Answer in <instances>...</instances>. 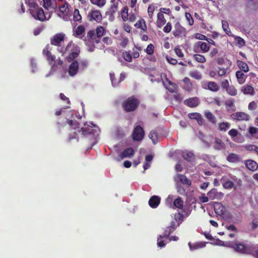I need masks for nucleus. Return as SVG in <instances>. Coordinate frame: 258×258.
Listing matches in <instances>:
<instances>
[{
  "mask_svg": "<svg viewBox=\"0 0 258 258\" xmlns=\"http://www.w3.org/2000/svg\"><path fill=\"white\" fill-rule=\"evenodd\" d=\"M68 123L73 129L76 130L78 128V131L79 133L81 132L83 136H87L92 134L95 136H98L100 132L98 127L92 122L90 123L91 125L84 124V126L82 127L81 130H79V123L76 121L69 120Z\"/></svg>",
  "mask_w": 258,
  "mask_h": 258,
  "instance_id": "1",
  "label": "nucleus"
},
{
  "mask_svg": "<svg viewBox=\"0 0 258 258\" xmlns=\"http://www.w3.org/2000/svg\"><path fill=\"white\" fill-rule=\"evenodd\" d=\"M227 247H232L236 251L244 254L249 253L253 251L252 246L249 244L241 242L230 243Z\"/></svg>",
  "mask_w": 258,
  "mask_h": 258,
  "instance_id": "2",
  "label": "nucleus"
},
{
  "mask_svg": "<svg viewBox=\"0 0 258 258\" xmlns=\"http://www.w3.org/2000/svg\"><path fill=\"white\" fill-rule=\"evenodd\" d=\"M222 180L223 181L222 184L224 188L229 189L232 188L236 189L238 187L242 185V182L240 179L237 178L235 176H231V180L223 178Z\"/></svg>",
  "mask_w": 258,
  "mask_h": 258,
  "instance_id": "3",
  "label": "nucleus"
},
{
  "mask_svg": "<svg viewBox=\"0 0 258 258\" xmlns=\"http://www.w3.org/2000/svg\"><path fill=\"white\" fill-rule=\"evenodd\" d=\"M71 51L72 52L68 57V60L69 61H71L78 57L80 53V49L78 47L76 46L72 42H69L68 44L64 51L63 50L61 51L63 53Z\"/></svg>",
  "mask_w": 258,
  "mask_h": 258,
  "instance_id": "4",
  "label": "nucleus"
},
{
  "mask_svg": "<svg viewBox=\"0 0 258 258\" xmlns=\"http://www.w3.org/2000/svg\"><path fill=\"white\" fill-rule=\"evenodd\" d=\"M140 103L139 100L134 96L129 97L123 104L124 109L127 112L135 110Z\"/></svg>",
  "mask_w": 258,
  "mask_h": 258,
  "instance_id": "5",
  "label": "nucleus"
},
{
  "mask_svg": "<svg viewBox=\"0 0 258 258\" xmlns=\"http://www.w3.org/2000/svg\"><path fill=\"white\" fill-rule=\"evenodd\" d=\"M32 16L36 20L43 22L46 20V16L42 8L37 5L36 8L30 9Z\"/></svg>",
  "mask_w": 258,
  "mask_h": 258,
  "instance_id": "6",
  "label": "nucleus"
},
{
  "mask_svg": "<svg viewBox=\"0 0 258 258\" xmlns=\"http://www.w3.org/2000/svg\"><path fill=\"white\" fill-rule=\"evenodd\" d=\"M186 29L181 25L179 22L174 25V29L172 31V34L175 38H180L185 36L186 35Z\"/></svg>",
  "mask_w": 258,
  "mask_h": 258,
  "instance_id": "7",
  "label": "nucleus"
},
{
  "mask_svg": "<svg viewBox=\"0 0 258 258\" xmlns=\"http://www.w3.org/2000/svg\"><path fill=\"white\" fill-rule=\"evenodd\" d=\"M232 119L236 121H248L250 116L248 114L243 112H237L230 115Z\"/></svg>",
  "mask_w": 258,
  "mask_h": 258,
  "instance_id": "8",
  "label": "nucleus"
},
{
  "mask_svg": "<svg viewBox=\"0 0 258 258\" xmlns=\"http://www.w3.org/2000/svg\"><path fill=\"white\" fill-rule=\"evenodd\" d=\"M144 135L145 133L143 128L140 125L137 126L134 128L132 134L134 140L138 141L142 140Z\"/></svg>",
  "mask_w": 258,
  "mask_h": 258,
  "instance_id": "9",
  "label": "nucleus"
},
{
  "mask_svg": "<svg viewBox=\"0 0 258 258\" xmlns=\"http://www.w3.org/2000/svg\"><path fill=\"white\" fill-rule=\"evenodd\" d=\"M202 86L213 92H217L219 89V85L215 82H202Z\"/></svg>",
  "mask_w": 258,
  "mask_h": 258,
  "instance_id": "10",
  "label": "nucleus"
},
{
  "mask_svg": "<svg viewBox=\"0 0 258 258\" xmlns=\"http://www.w3.org/2000/svg\"><path fill=\"white\" fill-rule=\"evenodd\" d=\"M88 18L90 21H95L96 22H100L102 20V15L99 10H92L88 15Z\"/></svg>",
  "mask_w": 258,
  "mask_h": 258,
  "instance_id": "11",
  "label": "nucleus"
},
{
  "mask_svg": "<svg viewBox=\"0 0 258 258\" xmlns=\"http://www.w3.org/2000/svg\"><path fill=\"white\" fill-rule=\"evenodd\" d=\"M65 35L62 33H57L51 39L50 43L52 45L59 46L61 42L64 41Z\"/></svg>",
  "mask_w": 258,
  "mask_h": 258,
  "instance_id": "12",
  "label": "nucleus"
},
{
  "mask_svg": "<svg viewBox=\"0 0 258 258\" xmlns=\"http://www.w3.org/2000/svg\"><path fill=\"white\" fill-rule=\"evenodd\" d=\"M120 0H111L112 4L109 9V11L106 12V14L109 15L110 17H114V15L118 11V6Z\"/></svg>",
  "mask_w": 258,
  "mask_h": 258,
  "instance_id": "13",
  "label": "nucleus"
},
{
  "mask_svg": "<svg viewBox=\"0 0 258 258\" xmlns=\"http://www.w3.org/2000/svg\"><path fill=\"white\" fill-rule=\"evenodd\" d=\"M213 148L217 151H221L226 149V145L221 139L216 137L213 143Z\"/></svg>",
  "mask_w": 258,
  "mask_h": 258,
  "instance_id": "14",
  "label": "nucleus"
},
{
  "mask_svg": "<svg viewBox=\"0 0 258 258\" xmlns=\"http://www.w3.org/2000/svg\"><path fill=\"white\" fill-rule=\"evenodd\" d=\"M222 87L225 89L227 92L231 96H235L237 94V90L232 85H230L229 82H222Z\"/></svg>",
  "mask_w": 258,
  "mask_h": 258,
  "instance_id": "15",
  "label": "nucleus"
},
{
  "mask_svg": "<svg viewBox=\"0 0 258 258\" xmlns=\"http://www.w3.org/2000/svg\"><path fill=\"white\" fill-rule=\"evenodd\" d=\"M174 181L177 183L178 182H180L183 184L190 185L191 182L184 175L180 174H177L174 177Z\"/></svg>",
  "mask_w": 258,
  "mask_h": 258,
  "instance_id": "16",
  "label": "nucleus"
},
{
  "mask_svg": "<svg viewBox=\"0 0 258 258\" xmlns=\"http://www.w3.org/2000/svg\"><path fill=\"white\" fill-rule=\"evenodd\" d=\"M224 195L221 192H218L216 189L213 188L208 192V196L211 200L220 199Z\"/></svg>",
  "mask_w": 258,
  "mask_h": 258,
  "instance_id": "17",
  "label": "nucleus"
},
{
  "mask_svg": "<svg viewBox=\"0 0 258 258\" xmlns=\"http://www.w3.org/2000/svg\"><path fill=\"white\" fill-rule=\"evenodd\" d=\"M43 53L46 56L47 59L49 63L51 64L54 65L55 56V55L52 54L51 52L48 50V47L47 46L43 49Z\"/></svg>",
  "mask_w": 258,
  "mask_h": 258,
  "instance_id": "18",
  "label": "nucleus"
},
{
  "mask_svg": "<svg viewBox=\"0 0 258 258\" xmlns=\"http://www.w3.org/2000/svg\"><path fill=\"white\" fill-rule=\"evenodd\" d=\"M199 99L197 97L190 98L184 101V104L190 107H195L199 105Z\"/></svg>",
  "mask_w": 258,
  "mask_h": 258,
  "instance_id": "19",
  "label": "nucleus"
},
{
  "mask_svg": "<svg viewBox=\"0 0 258 258\" xmlns=\"http://www.w3.org/2000/svg\"><path fill=\"white\" fill-rule=\"evenodd\" d=\"M245 165L248 169L252 171L256 170L258 168L257 163L251 159L246 160L245 161Z\"/></svg>",
  "mask_w": 258,
  "mask_h": 258,
  "instance_id": "20",
  "label": "nucleus"
},
{
  "mask_svg": "<svg viewBox=\"0 0 258 258\" xmlns=\"http://www.w3.org/2000/svg\"><path fill=\"white\" fill-rule=\"evenodd\" d=\"M160 203V198L157 196H152L149 201V205L152 208H157Z\"/></svg>",
  "mask_w": 258,
  "mask_h": 258,
  "instance_id": "21",
  "label": "nucleus"
},
{
  "mask_svg": "<svg viewBox=\"0 0 258 258\" xmlns=\"http://www.w3.org/2000/svg\"><path fill=\"white\" fill-rule=\"evenodd\" d=\"M79 64L77 61L72 62L69 67V74L71 76H75L78 71Z\"/></svg>",
  "mask_w": 258,
  "mask_h": 258,
  "instance_id": "22",
  "label": "nucleus"
},
{
  "mask_svg": "<svg viewBox=\"0 0 258 258\" xmlns=\"http://www.w3.org/2000/svg\"><path fill=\"white\" fill-rule=\"evenodd\" d=\"M215 213L219 216H222L225 212V207L220 203H216L214 205Z\"/></svg>",
  "mask_w": 258,
  "mask_h": 258,
  "instance_id": "23",
  "label": "nucleus"
},
{
  "mask_svg": "<svg viewBox=\"0 0 258 258\" xmlns=\"http://www.w3.org/2000/svg\"><path fill=\"white\" fill-rule=\"evenodd\" d=\"M163 85L170 92L174 93L177 90V86L173 82H162Z\"/></svg>",
  "mask_w": 258,
  "mask_h": 258,
  "instance_id": "24",
  "label": "nucleus"
},
{
  "mask_svg": "<svg viewBox=\"0 0 258 258\" xmlns=\"http://www.w3.org/2000/svg\"><path fill=\"white\" fill-rule=\"evenodd\" d=\"M134 154V150L132 148H128L124 150L120 154V156L121 159H123L124 158H130L133 156Z\"/></svg>",
  "mask_w": 258,
  "mask_h": 258,
  "instance_id": "25",
  "label": "nucleus"
},
{
  "mask_svg": "<svg viewBox=\"0 0 258 258\" xmlns=\"http://www.w3.org/2000/svg\"><path fill=\"white\" fill-rule=\"evenodd\" d=\"M177 228V226H176V225L175 224L174 221H172L171 222L170 225L166 228V229L165 230L164 233H163V236L164 237H167L170 235V233L173 232Z\"/></svg>",
  "mask_w": 258,
  "mask_h": 258,
  "instance_id": "26",
  "label": "nucleus"
},
{
  "mask_svg": "<svg viewBox=\"0 0 258 258\" xmlns=\"http://www.w3.org/2000/svg\"><path fill=\"white\" fill-rule=\"evenodd\" d=\"M166 22V20L162 13H158L157 14V20L156 25L157 27L161 28Z\"/></svg>",
  "mask_w": 258,
  "mask_h": 258,
  "instance_id": "27",
  "label": "nucleus"
},
{
  "mask_svg": "<svg viewBox=\"0 0 258 258\" xmlns=\"http://www.w3.org/2000/svg\"><path fill=\"white\" fill-rule=\"evenodd\" d=\"M183 158L188 162H191L195 159V155L194 153L189 151H183L182 153Z\"/></svg>",
  "mask_w": 258,
  "mask_h": 258,
  "instance_id": "28",
  "label": "nucleus"
},
{
  "mask_svg": "<svg viewBox=\"0 0 258 258\" xmlns=\"http://www.w3.org/2000/svg\"><path fill=\"white\" fill-rule=\"evenodd\" d=\"M227 160L231 163H236L241 161V158L239 155L235 153H230L227 157Z\"/></svg>",
  "mask_w": 258,
  "mask_h": 258,
  "instance_id": "29",
  "label": "nucleus"
},
{
  "mask_svg": "<svg viewBox=\"0 0 258 258\" xmlns=\"http://www.w3.org/2000/svg\"><path fill=\"white\" fill-rule=\"evenodd\" d=\"M135 27L138 29H141L145 32H147V27L145 21L144 19L138 20L135 24Z\"/></svg>",
  "mask_w": 258,
  "mask_h": 258,
  "instance_id": "30",
  "label": "nucleus"
},
{
  "mask_svg": "<svg viewBox=\"0 0 258 258\" xmlns=\"http://www.w3.org/2000/svg\"><path fill=\"white\" fill-rule=\"evenodd\" d=\"M206 242H199L193 244H191L190 242L188 243V246L189 247V249L191 250H196L199 248L204 247L206 246Z\"/></svg>",
  "mask_w": 258,
  "mask_h": 258,
  "instance_id": "31",
  "label": "nucleus"
},
{
  "mask_svg": "<svg viewBox=\"0 0 258 258\" xmlns=\"http://www.w3.org/2000/svg\"><path fill=\"white\" fill-rule=\"evenodd\" d=\"M241 91L244 94L251 95L254 94V89L250 85L243 86L241 88Z\"/></svg>",
  "mask_w": 258,
  "mask_h": 258,
  "instance_id": "32",
  "label": "nucleus"
},
{
  "mask_svg": "<svg viewBox=\"0 0 258 258\" xmlns=\"http://www.w3.org/2000/svg\"><path fill=\"white\" fill-rule=\"evenodd\" d=\"M237 64L240 69V71H243L244 73H246L248 71V67L246 62L241 60H238L237 61Z\"/></svg>",
  "mask_w": 258,
  "mask_h": 258,
  "instance_id": "33",
  "label": "nucleus"
},
{
  "mask_svg": "<svg viewBox=\"0 0 258 258\" xmlns=\"http://www.w3.org/2000/svg\"><path fill=\"white\" fill-rule=\"evenodd\" d=\"M218 126L220 131L226 132L230 128V123L228 122H222L219 123Z\"/></svg>",
  "mask_w": 258,
  "mask_h": 258,
  "instance_id": "34",
  "label": "nucleus"
},
{
  "mask_svg": "<svg viewBox=\"0 0 258 258\" xmlns=\"http://www.w3.org/2000/svg\"><path fill=\"white\" fill-rule=\"evenodd\" d=\"M183 206V201L180 198H176L174 200L173 207L172 208H178L182 209Z\"/></svg>",
  "mask_w": 258,
  "mask_h": 258,
  "instance_id": "35",
  "label": "nucleus"
},
{
  "mask_svg": "<svg viewBox=\"0 0 258 258\" xmlns=\"http://www.w3.org/2000/svg\"><path fill=\"white\" fill-rule=\"evenodd\" d=\"M248 133L250 136L255 139H258V128L250 126L248 128Z\"/></svg>",
  "mask_w": 258,
  "mask_h": 258,
  "instance_id": "36",
  "label": "nucleus"
},
{
  "mask_svg": "<svg viewBox=\"0 0 258 258\" xmlns=\"http://www.w3.org/2000/svg\"><path fill=\"white\" fill-rule=\"evenodd\" d=\"M149 137L154 144H156L158 141L157 133L154 130L150 132L149 134Z\"/></svg>",
  "mask_w": 258,
  "mask_h": 258,
  "instance_id": "37",
  "label": "nucleus"
},
{
  "mask_svg": "<svg viewBox=\"0 0 258 258\" xmlns=\"http://www.w3.org/2000/svg\"><path fill=\"white\" fill-rule=\"evenodd\" d=\"M198 46L203 52H207L209 50L210 47L209 45L204 42L199 41L198 42Z\"/></svg>",
  "mask_w": 258,
  "mask_h": 258,
  "instance_id": "38",
  "label": "nucleus"
},
{
  "mask_svg": "<svg viewBox=\"0 0 258 258\" xmlns=\"http://www.w3.org/2000/svg\"><path fill=\"white\" fill-rule=\"evenodd\" d=\"M244 148L250 152H255L258 155V147L252 144H247L244 145Z\"/></svg>",
  "mask_w": 258,
  "mask_h": 258,
  "instance_id": "39",
  "label": "nucleus"
},
{
  "mask_svg": "<svg viewBox=\"0 0 258 258\" xmlns=\"http://www.w3.org/2000/svg\"><path fill=\"white\" fill-rule=\"evenodd\" d=\"M205 115L206 117L212 123H215L216 122V117L210 111H206L205 112Z\"/></svg>",
  "mask_w": 258,
  "mask_h": 258,
  "instance_id": "40",
  "label": "nucleus"
},
{
  "mask_svg": "<svg viewBox=\"0 0 258 258\" xmlns=\"http://www.w3.org/2000/svg\"><path fill=\"white\" fill-rule=\"evenodd\" d=\"M73 20L76 22H81L82 17L78 9H75L73 13Z\"/></svg>",
  "mask_w": 258,
  "mask_h": 258,
  "instance_id": "41",
  "label": "nucleus"
},
{
  "mask_svg": "<svg viewBox=\"0 0 258 258\" xmlns=\"http://www.w3.org/2000/svg\"><path fill=\"white\" fill-rule=\"evenodd\" d=\"M183 219V215L180 213H177L174 215V219L173 221L177 223V225L176 226L178 227L181 223Z\"/></svg>",
  "mask_w": 258,
  "mask_h": 258,
  "instance_id": "42",
  "label": "nucleus"
},
{
  "mask_svg": "<svg viewBox=\"0 0 258 258\" xmlns=\"http://www.w3.org/2000/svg\"><path fill=\"white\" fill-rule=\"evenodd\" d=\"M92 4L96 5L99 7H103L106 4V0H90Z\"/></svg>",
  "mask_w": 258,
  "mask_h": 258,
  "instance_id": "43",
  "label": "nucleus"
},
{
  "mask_svg": "<svg viewBox=\"0 0 258 258\" xmlns=\"http://www.w3.org/2000/svg\"><path fill=\"white\" fill-rule=\"evenodd\" d=\"M174 196L173 195H169L165 201L166 205L169 207V208L173 207V201L174 202Z\"/></svg>",
  "mask_w": 258,
  "mask_h": 258,
  "instance_id": "44",
  "label": "nucleus"
},
{
  "mask_svg": "<svg viewBox=\"0 0 258 258\" xmlns=\"http://www.w3.org/2000/svg\"><path fill=\"white\" fill-rule=\"evenodd\" d=\"M128 8L127 6H125L122 11L121 12V17L123 21H126L128 20Z\"/></svg>",
  "mask_w": 258,
  "mask_h": 258,
  "instance_id": "45",
  "label": "nucleus"
},
{
  "mask_svg": "<svg viewBox=\"0 0 258 258\" xmlns=\"http://www.w3.org/2000/svg\"><path fill=\"white\" fill-rule=\"evenodd\" d=\"M122 56L126 61L131 62L132 61V55L128 51L123 52Z\"/></svg>",
  "mask_w": 258,
  "mask_h": 258,
  "instance_id": "46",
  "label": "nucleus"
},
{
  "mask_svg": "<svg viewBox=\"0 0 258 258\" xmlns=\"http://www.w3.org/2000/svg\"><path fill=\"white\" fill-rule=\"evenodd\" d=\"M96 35L98 38L101 37L104 34L105 29L102 26L98 27L96 30Z\"/></svg>",
  "mask_w": 258,
  "mask_h": 258,
  "instance_id": "47",
  "label": "nucleus"
},
{
  "mask_svg": "<svg viewBox=\"0 0 258 258\" xmlns=\"http://www.w3.org/2000/svg\"><path fill=\"white\" fill-rule=\"evenodd\" d=\"M195 59L198 62L204 63L206 61L205 56L201 54H196L194 55Z\"/></svg>",
  "mask_w": 258,
  "mask_h": 258,
  "instance_id": "48",
  "label": "nucleus"
},
{
  "mask_svg": "<svg viewBox=\"0 0 258 258\" xmlns=\"http://www.w3.org/2000/svg\"><path fill=\"white\" fill-rule=\"evenodd\" d=\"M185 17L186 21L188 22L189 25L192 26L194 23V20L191 14L188 12H186L185 13Z\"/></svg>",
  "mask_w": 258,
  "mask_h": 258,
  "instance_id": "49",
  "label": "nucleus"
},
{
  "mask_svg": "<svg viewBox=\"0 0 258 258\" xmlns=\"http://www.w3.org/2000/svg\"><path fill=\"white\" fill-rule=\"evenodd\" d=\"M155 11V6L153 4L150 5L148 8V14L150 19H152Z\"/></svg>",
  "mask_w": 258,
  "mask_h": 258,
  "instance_id": "50",
  "label": "nucleus"
},
{
  "mask_svg": "<svg viewBox=\"0 0 258 258\" xmlns=\"http://www.w3.org/2000/svg\"><path fill=\"white\" fill-rule=\"evenodd\" d=\"M154 49L155 47L154 45L152 43H150L148 45L146 49H145V51L148 54L151 55L154 53Z\"/></svg>",
  "mask_w": 258,
  "mask_h": 258,
  "instance_id": "51",
  "label": "nucleus"
},
{
  "mask_svg": "<svg viewBox=\"0 0 258 258\" xmlns=\"http://www.w3.org/2000/svg\"><path fill=\"white\" fill-rule=\"evenodd\" d=\"M25 3L28 5L30 9L36 8L37 6V4L34 0H25Z\"/></svg>",
  "mask_w": 258,
  "mask_h": 258,
  "instance_id": "52",
  "label": "nucleus"
},
{
  "mask_svg": "<svg viewBox=\"0 0 258 258\" xmlns=\"http://www.w3.org/2000/svg\"><path fill=\"white\" fill-rule=\"evenodd\" d=\"M59 9L61 13L63 14H67L68 12V4L65 2L64 4L59 7Z\"/></svg>",
  "mask_w": 258,
  "mask_h": 258,
  "instance_id": "53",
  "label": "nucleus"
},
{
  "mask_svg": "<svg viewBox=\"0 0 258 258\" xmlns=\"http://www.w3.org/2000/svg\"><path fill=\"white\" fill-rule=\"evenodd\" d=\"M212 244L219 245V246H227V245H230L229 242H225L223 241H222L219 239H217L216 241L214 243H211Z\"/></svg>",
  "mask_w": 258,
  "mask_h": 258,
  "instance_id": "54",
  "label": "nucleus"
},
{
  "mask_svg": "<svg viewBox=\"0 0 258 258\" xmlns=\"http://www.w3.org/2000/svg\"><path fill=\"white\" fill-rule=\"evenodd\" d=\"M164 237L163 235H159L157 239V245L158 247L161 248L163 247L165 245V243L164 240H162V239Z\"/></svg>",
  "mask_w": 258,
  "mask_h": 258,
  "instance_id": "55",
  "label": "nucleus"
},
{
  "mask_svg": "<svg viewBox=\"0 0 258 258\" xmlns=\"http://www.w3.org/2000/svg\"><path fill=\"white\" fill-rule=\"evenodd\" d=\"M54 1V0H43L44 8L48 10L49 8L51 7Z\"/></svg>",
  "mask_w": 258,
  "mask_h": 258,
  "instance_id": "56",
  "label": "nucleus"
},
{
  "mask_svg": "<svg viewBox=\"0 0 258 258\" xmlns=\"http://www.w3.org/2000/svg\"><path fill=\"white\" fill-rule=\"evenodd\" d=\"M233 140L235 142L241 143L244 141V138L240 133H239Z\"/></svg>",
  "mask_w": 258,
  "mask_h": 258,
  "instance_id": "57",
  "label": "nucleus"
},
{
  "mask_svg": "<svg viewBox=\"0 0 258 258\" xmlns=\"http://www.w3.org/2000/svg\"><path fill=\"white\" fill-rule=\"evenodd\" d=\"M239 132L236 129H231L228 132V135L231 137L232 140L234 139L238 134Z\"/></svg>",
  "mask_w": 258,
  "mask_h": 258,
  "instance_id": "58",
  "label": "nucleus"
},
{
  "mask_svg": "<svg viewBox=\"0 0 258 258\" xmlns=\"http://www.w3.org/2000/svg\"><path fill=\"white\" fill-rule=\"evenodd\" d=\"M84 26L83 25H80L77 28L76 30V33L77 35H80L84 32Z\"/></svg>",
  "mask_w": 258,
  "mask_h": 258,
  "instance_id": "59",
  "label": "nucleus"
},
{
  "mask_svg": "<svg viewBox=\"0 0 258 258\" xmlns=\"http://www.w3.org/2000/svg\"><path fill=\"white\" fill-rule=\"evenodd\" d=\"M247 3L249 7H258V0H247Z\"/></svg>",
  "mask_w": 258,
  "mask_h": 258,
  "instance_id": "60",
  "label": "nucleus"
},
{
  "mask_svg": "<svg viewBox=\"0 0 258 258\" xmlns=\"http://www.w3.org/2000/svg\"><path fill=\"white\" fill-rule=\"evenodd\" d=\"M172 29V25L170 22H168L165 26L163 28V31L165 33H169Z\"/></svg>",
  "mask_w": 258,
  "mask_h": 258,
  "instance_id": "61",
  "label": "nucleus"
},
{
  "mask_svg": "<svg viewBox=\"0 0 258 258\" xmlns=\"http://www.w3.org/2000/svg\"><path fill=\"white\" fill-rule=\"evenodd\" d=\"M235 40L237 41V43L238 45L241 46H243L245 45V42L244 40L241 37L238 36L235 38Z\"/></svg>",
  "mask_w": 258,
  "mask_h": 258,
  "instance_id": "62",
  "label": "nucleus"
},
{
  "mask_svg": "<svg viewBox=\"0 0 258 258\" xmlns=\"http://www.w3.org/2000/svg\"><path fill=\"white\" fill-rule=\"evenodd\" d=\"M184 85H183V88L184 89L188 91H190L192 87L191 82H184Z\"/></svg>",
  "mask_w": 258,
  "mask_h": 258,
  "instance_id": "63",
  "label": "nucleus"
},
{
  "mask_svg": "<svg viewBox=\"0 0 258 258\" xmlns=\"http://www.w3.org/2000/svg\"><path fill=\"white\" fill-rule=\"evenodd\" d=\"M257 227H258V218H255L251 222V229L254 230Z\"/></svg>",
  "mask_w": 258,
  "mask_h": 258,
  "instance_id": "64",
  "label": "nucleus"
}]
</instances>
